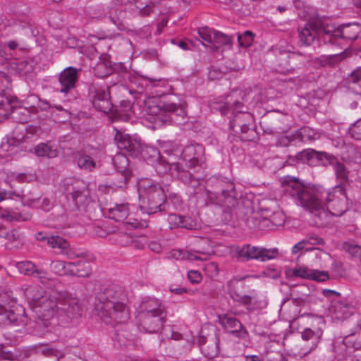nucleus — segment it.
<instances>
[{"label":"nucleus","instance_id":"obj_1","mask_svg":"<svg viewBox=\"0 0 361 361\" xmlns=\"http://www.w3.org/2000/svg\"><path fill=\"white\" fill-rule=\"evenodd\" d=\"M286 191L321 221L315 220L316 224H322L329 214L341 216L348 210L344 185H337L329 191L319 185L305 186L295 182L289 184Z\"/></svg>","mask_w":361,"mask_h":361},{"label":"nucleus","instance_id":"obj_2","mask_svg":"<svg viewBox=\"0 0 361 361\" xmlns=\"http://www.w3.org/2000/svg\"><path fill=\"white\" fill-rule=\"evenodd\" d=\"M181 161L169 162L160 157L156 166L159 173L169 172L170 175L180 180L184 184L195 188L200 185L204 178L202 164L204 161V147L201 145H188L180 149Z\"/></svg>","mask_w":361,"mask_h":361},{"label":"nucleus","instance_id":"obj_3","mask_svg":"<svg viewBox=\"0 0 361 361\" xmlns=\"http://www.w3.org/2000/svg\"><path fill=\"white\" fill-rule=\"evenodd\" d=\"M361 32L357 23H348L336 27L333 25L325 24L321 18L310 19L305 26L299 30L300 42L306 46L310 45L315 38L324 44L341 45V41L355 40Z\"/></svg>","mask_w":361,"mask_h":361},{"label":"nucleus","instance_id":"obj_4","mask_svg":"<svg viewBox=\"0 0 361 361\" xmlns=\"http://www.w3.org/2000/svg\"><path fill=\"white\" fill-rule=\"evenodd\" d=\"M127 302L128 297L123 288L110 286L96 293L92 313L95 316H128L130 310Z\"/></svg>","mask_w":361,"mask_h":361},{"label":"nucleus","instance_id":"obj_5","mask_svg":"<svg viewBox=\"0 0 361 361\" xmlns=\"http://www.w3.org/2000/svg\"><path fill=\"white\" fill-rule=\"evenodd\" d=\"M140 208L143 213L153 214L164 209L166 196L163 188L149 178L137 181Z\"/></svg>","mask_w":361,"mask_h":361},{"label":"nucleus","instance_id":"obj_6","mask_svg":"<svg viewBox=\"0 0 361 361\" xmlns=\"http://www.w3.org/2000/svg\"><path fill=\"white\" fill-rule=\"evenodd\" d=\"M25 295L31 307L36 312L38 308L42 310V316L51 312L59 316L71 313L69 307L67 310L63 307H59L57 293L54 290L47 292L40 288L33 286L26 290ZM71 314H73L74 312H72Z\"/></svg>","mask_w":361,"mask_h":361},{"label":"nucleus","instance_id":"obj_7","mask_svg":"<svg viewBox=\"0 0 361 361\" xmlns=\"http://www.w3.org/2000/svg\"><path fill=\"white\" fill-rule=\"evenodd\" d=\"M211 183L214 190H207V195L212 204L223 207L224 212H230L238 206L240 202L233 182L224 178H213Z\"/></svg>","mask_w":361,"mask_h":361},{"label":"nucleus","instance_id":"obj_8","mask_svg":"<svg viewBox=\"0 0 361 361\" xmlns=\"http://www.w3.org/2000/svg\"><path fill=\"white\" fill-rule=\"evenodd\" d=\"M243 104L238 101H235L232 104L227 102L223 105L220 111L224 115H234V118L230 121V127L232 130H235V128L240 129V138L245 141H250L255 137V131L252 126V116L245 111L241 110Z\"/></svg>","mask_w":361,"mask_h":361},{"label":"nucleus","instance_id":"obj_9","mask_svg":"<svg viewBox=\"0 0 361 361\" xmlns=\"http://www.w3.org/2000/svg\"><path fill=\"white\" fill-rule=\"evenodd\" d=\"M149 114L154 116V122L161 124H180L186 116L185 108L173 102H160L154 106H149Z\"/></svg>","mask_w":361,"mask_h":361},{"label":"nucleus","instance_id":"obj_10","mask_svg":"<svg viewBox=\"0 0 361 361\" xmlns=\"http://www.w3.org/2000/svg\"><path fill=\"white\" fill-rule=\"evenodd\" d=\"M66 192L71 196L75 208L84 210L90 201V192L85 184L75 178H66L63 181Z\"/></svg>","mask_w":361,"mask_h":361},{"label":"nucleus","instance_id":"obj_11","mask_svg":"<svg viewBox=\"0 0 361 361\" xmlns=\"http://www.w3.org/2000/svg\"><path fill=\"white\" fill-rule=\"evenodd\" d=\"M29 178H31V176L24 173L11 172L8 173L4 183L9 188L0 187V202L8 199H23L24 197L23 190L18 188L16 183L30 181L31 179Z\"/></svg>","mask_w":361,"mask_h":361},{"label":"nucleus","instance_id":"obj_12","mask_svg":"<svg viewBox=\"0 0 361 361\" xmlns=\"http://www.w3.org/2000/svg\"><path fill=\"white\" fill-rule=\"evenodd\" d=\"M237 253V257L239 260L256 259L266 262L276 258L279 255V250L277 248L267 249L246 244L241 248H238Z\"/></svg>","mask_w":361,"mask_h":361},{"label":"nucleus","instance_id":"obj_13","mask_svg":"<svg viewBox=\"0 0 361 361\" xmlns=\"http://www.w3.org/2000/svg\"><path fill=\"white\" fill-rule=\"evenodd\" d=\"M242 280L243 279H237L236 278L230 280L226 285L228 293L234 301L244 305L248 311L259 307L255 297L244 294L245 285Z\"/></svg>","mask_w":361,"mask_h":361},{"label":"nucleus","instance_id":"obj_14","mask_svg":"<svg viewBox=\"0 0 361 361\" xmlns=\"http://www.w3.org/2000/svg\"><path fill=\"white\" fill-rule=\"evenodd\" d=\"M137 0H112L110 5L104 8L105 16L119 30L126 29V10L118 6H123L137 3Z\"/></svg>","mask_w":361,"mask_h":361},{"label":"nucleus","instance_id":"obj_15","mask_svg":"<svg viewBox=\"0 0 361 361\" xmlns=\"http://www.w3.org/2000/svg\"><path fill=\"white\" fill-rule=\"evenodd\" d=\"M88 92L90 100L97 111L107 114L111 110L112 105L109 99L108 88L97 85H91Z\"/></svg>","mask_w":361,"mask_h":361},{"label":"nucleus","instance_id":"obj_16","mask_svg":"<svg viewBox=\"0 0 361 361\" xmlns=\"http://www.w3.org/2000/svg\"><path fill=\"white\" fill-rule=\"evenodd\" d=\"M113 164L116 171L121 173V178L119 182L111 183L109 185H101L99 188L102 187L109 188L112 190L123 188L129 178L132 176V171L129 166V161L127 157L123 154H116L113 157Z\"/></svg>","mask_w":361,"mask_h":361},{"label":"nucleus","instance_id":"obj_17","mask_svg":"<svg viewBox=\"0 0 361 361\" xmlns=\"http://www.w3.org/2000/svg\"><path fill=\"white\" fill-rule=\"evenodd\" d=\"M102 151L97 148L90 147L75 154V161L78 168L88 172L93 171L97 167V159Z\"/></svg>","mask_w":361,"mask_h":361},{"label":"nucleus","instance_id":"obj_18","mask_svg":"<svg viewBox=\"0 0 361 361\" xmlns=\"http://www.w3.org/2000/svg\"><path fill=\"white\" fill-rule=\"evenodd\" d=\"M108 211L109 217L116 221L123 222L126 221L125 223L126 224L131 225L132 227L135 228L147 226V224L146 222L141 223L137 220L131 221L130 219H128L130 208L128 203H115L113 206L109 207Z\"/></svg>","mask_w":361,"mask_h":361},{"label":"nucleus","instance_id":"obj_19","mask_svg":"<svg viewBox=\"0 0 361 361\" xmlns=\"http://www.w3.org/2000/svg\"><path fill=\"white\" fill-rule=\"evenodd\" d=\"M197 34L200 38L211 44L214 49L223 45H231L233 42V37L208 27L200 28Z\"/></svg>","mask_w":361,"mask_h":361},{"label":"nucleus","instance_id":"obj_20","mask_svg":"<svg viewBox=\"0 0 361 361\" xmlns=\"http://www.w3.org/2000/svg\"><path fill=\"white\" fill-rule=\"evenodd\" d=\"M114 130L116 131L114 141L118 148L126 150L133 157H136L142 149L140 140L133 138L128 134L118 130L116 128H115Z\"/></svg>","mask_w":361,"mask_h":361},{"label":"nucleus","instance_id":"obj_21","mask_svg":"<svg viewBox=\"0 0 361 361\" xmlns=\"http://www.w3.org/2000/svg\"><path fill=\"white\" fill-rule=\"evenodd\" d=\"M300 54L291 53L286 51H280L276 59L277 71L281 73H287L299 68L300 64L297 63Z\"/></svg>","mask_w":361,"mask_h":361},{"label":"nucleus","instance_id":"obj_22","mask_svg":"<svg viewBox=\"0 0 361 361\" xmlns=\"http://www.w3.org/2000/svg\"><path fill=\"white\" fill-rule=\"evenodd\" d=\"M80 71V69L69 66L60 73L59 82L61 85L59 90L61 92L67 94L75 89Z\"/></svg>","mask_w":361,"mask_h":361},{"label":"nucleus","instance_id":"obj_23","mask_svg":"<svg viewBox=\"0 0 361 361\" xmlns=\"http://www.w3.org/2000/svg\"><path fill=\"white\" fill-rule=\"evenodd\" d=\"M140 314H151L152 316L166 314L164 305L157 299L149 298L140 303L138 307Z\"/></svg>","mask_w":361,"mask_h":361},{"label":"nucleus","instance_id":"obj_24","mask_svg":"<svg viewBox=\"0 0 361 361\" xmlns=\"http://www.w3.org/2000/svg\"><path fill=\"white\" fill-rule=\"evenodd\" d=\"M168 221L171 228L180 227L186 229H195L197 226L195 220L188 216L171 214L169 215Z\"/></svg>","mask_w":361,"mask_h":361},{"label":"nucleus","instance_id":"obj_25","mask_svg":"<svg viewBox=\"0 0 361 361\" xmlns=\"http://www.w3.org/2000/svg\"><path fill=\"white\" fill-rule=\"evenodd\" d=\"M68 269H69V275L78 277L88 276L92 272L90 262L85 260L68 262Z\"/></svg>","mask_w":361,"mask_h":361},{"label":"nucleus","instance_id":"obj_26","mask_svg":"<svg viewBox=\"0 0 361 361\" xmlns=\"http://www.w3.org/2000/svg\"><path fill=\"white\" fill-rule=\"evenodd\" d=\"M37 239L39 240L46 242L51 248L59 249L61 250V254H63V251L66 250L69 244V242L59 235L42 236V233H39L37 235Z\"/></svg>","mask_w":361,"mask_h":361},{"label":"nucleus","instance_id":"obj_27","mask_svg":"<svg viewBox=\"0 0 361 361\" xmlns=\"http://www.w3.org/2000/svg\"><path fill=\"white\" fill-rule=\"evenodd\" d=\"M331 166L334 169L336 180L339 181L338 185H344L345 187V184L349 182L350 173V171L346 167L345 164L337 159L334 162L331 161Z\"/></svg>","mask_w":361,"mask_h":361},{"label":"nucleus","instance_id":"obj_28","mask_svg":"<svg viewBox=\"0 0 361 361\" xmlns=\"http://www.w3.org/2000/svg\"><path fill=\"white\" fill-rule=\"evenodd\" d=\"M221 325L229 332L238 334L237 336L244 338L245 331H241L242 324L235 317H219Z\"/></svg>","mask_w":361,"mask_h":361},{"label":"nucleus","instance_id":"obj_29","mask_svg":"<svg viewBox=\"0 0 361 361\" xmlns=\"http://www.w3.org/2000/svg\"><path fill=\"white\" fill-rule=\"evenodd\" d=\"M319 151L313 149H306L296 155V159L302 164H306L311 166H318Z\"/></svg>","mask_w":361,"mask_h":361},{"label":"nucleus","instance_id":"obj_30","mask_svg":"<svg viewBox=\"0 0 361 361\" xmlns=\"http://www.w3.org/2000/svg\"><path fill=\"white\" fill-rule=\"evenodd\" d=\"M322 335V331L320 329H318L314 331L310 329H306L302 332V339L307 341H310V344L307 346L308 350L307 353L312 350L317 346V343L319 342Z\"/></svg>","mask_w":361,"mask_h":361},{"label":"nucleus","instance_id":"obj_31","mask_svg":"<svg viewBox=\"0 0 361 361\" xmlns=\"http://www.w3.org/2000/svg\"><path fill=\"white\" fill-rule=\"evenodd\" d=\"M14 110L13 100L8 97L0 96V121L7 118Z\"/></svg>","mask_w":361,"mask_h":361},{"label":"nucleus","instance_id":"obj_32","mask_svg":"<svg viewBox=\"0 0 361 361\" xmlns=\"http://www.w3.org/2000/svg\"><path fill=\"white\" fill-rule=\"evenodd\" d=\"M295 138L301 142L312 141L318 139L319 134L310 127H302L298 130L295 134Z\"/></svg>","mask_w":361,"mask_h":361},{"label":"nucleus","instance_id":"obj_33","mask_svg":"<svg viewBox=\"0 0 361 361\" xmlns=\"http://www.w3.org/2000/svg\"><path fill=\"white\" fill-rule=\"evenodd\" d=\"M30 102H37V108H39L41 111H49L51 113L54 111V109H56L59 111H63V107L59 106H51L49 102L47 100H42L38 98L36 95H30L27 97L26 103L29 104Z\"/></svg>","mask_w":361,"mask_h":361},{"label":"nucleus","instance_id":"obj_34","mask_svg":"<svg viewBox=\"0 0 361 361\" xmlns=\"http://www.w3.org/2000/svg\"><path fill=\"white\" fill-rule=\"evenodd\" d=\"M348 81L357 94H361V67L354 70L348 77Z\"/></svg>","mask_w":361,"mask_h":361},{"label":"nucleus","instance_id":"obj_35","mask_svg":"<svg viewBox=\"0 0 361 361\" xmlns=\"http://www.w3.org/2000/svg\"><path fill=\"white\" fill-rule=\"evenodd\" d=\"M35 154L37 157L51 159L57 157L58 152L56 149L52 148L47 144L40 143L35 147Z\"/></svg>","mask_w":361,"mask_h":361},{"label":"nucleus","instance_id":"obj_36","mask_svg":"<svg viewBox=\"0 0 361 361\" xmlns=\"http://www.w3.org/2000/svg\"><path fill=\"white\" fill-rule=\"evenodd\" d=\"M1 219L11 222L20 221H25L30 219V215L23 214L13 209H4V212H3V214H1Z\"/></svg>","mask_w":361,"mask_h":361},{"label":"nucleus","instance_id":"obj_37","mask_svg":"<svg viewBox=\"0 0 361 361\" xmlns=\"http://www.w3.org/2000/svg\"><path fill=\"white\" fill-rule=\"evenodd\" d=\"M284 222L285 215L281 211L274 212L269 217H265L262 221V224L267 226H269V224H271L272 226H280Z\"/></svg>","mask_w":361,"mask_h":361},{"label":"nucleus","instance_id":"obj_38","mask_svg":"<svg viewBox=\"0 0 361 361\" xmlns=\"http://www.w3.org/2000/svg\"><path fill=\"white\" fill-rule=\"evenodd\" d=\"M27 204L30 207H39L45 212H49L54 206V202L49 198L44 197L42 201L39 198L28 199Z\"/></svg>","mask_w":361,"mask_h":361},{"label":"nucleus","instance_id":"obj_39","mask_svg":"<svg viewBox=\"0 0 361 361\" xmlns=\"http://www.w3.org/2000/svg\"><path fill=\"white\" fill-rule=\"evenodd\" d=\"M353 309V307L349 306L345 302L342 301H334L329 308V311L332 314H353V312L350 310Z\"/></svg>","mask_w":361,"mask_h":361},{"label":"nucleus","instance_id":"obj_40","mask_svg":"<svg viewBox=\"0 0 361 361\" xmlns=\"http://www.w3.org/2000/svg\"><path fill=\"white\" fill-rule=\"evenodd\" d=\"M68 262L63 260H54L50 263V270L54 274L63 276L69 275V269H68Z\"/></svg>","mask_w":361,"mask_h":361},{"label":"nucleus","instance_id":"obj_41","mask_svg":"<svg viewBox=\"0 0 361 361\" xmlns=\"http://www.w3.org/2000/svg\"><path fill=\"white\" fill-rule=\"evenodd\" d=\"M16 267L21 274L30 276H35L36 266L30 261L18 262Z\"/></svg>","mask_w":361,"mask_h":361},{"label":"nucleus","instance_id":"obj_42","mask_svg":"<svg viewBox=\"0 0 361 361\" xmlns=\"http://www.w3.org/2000/svg\"><path fill=\"white\" fill-rule=\"evenodd\" d=\"M172 257L177 260H185L188 259L190 261L193 260H202L200 256L195 255L192 253H190L186 250H174L171 253Z\"/></svg>","mask_w":361,"mask_h":361},{"label":"nucleus","instance_id":"obj_43","mask_svg":"<svg viewBox=\"0 0 361 361\" xmlns=\"http://www.w3.org/2000/svg\"><path fill=\"white\" fill-rule=\"evenodd\" d=\"M12 117L19 123H27L30 120V111L27 108L14 109Z\"/></svg>","mask_w":361,"mask_h":361},{"label":"nucleus","instance_id":"obj_44","mask_svg":"<svg viewBox=\"0 0 361 361\" xmlns=\"http://www.w3.org/2000/svg\"><path fill=\"white\" fill-rule=\"evenodd\" d=\"M94 72L96 76L102 78H106L113 73L112 68L106 62L98 63L94 68Z\"/></svg>","mask_w":361,"mask_h":361},{"label":"nucleus","instance_id":"obj_45","mask_svg":"<svg viewBox=\"0 0 361 361\" xmlns=\"http://www.w3.org/2000/svg\"><path fill=\"white\" fill-rule=\"evenodd\" d=\"M160 147L163 152L169 156L173 154H177L180 152V147L179 146L178 143L171 141L163 142L160 145Z\"/></svg>","mask_w":361,"mask_h":361},{"label":"nucleus","instance_id":"obj_46","mask_svg":"<svg viewBox=\"0 0 361 361\" xmlns=\"http://www.w3.org/2000/svg\"><path fill=\"white\" fill-rule=\"evenodd\" d=\"M343 250L353 257H361V246L353 242H345L343 245Z\"/></svg>","mask_w":361,"mask_h":361},{"label":"nucleus","instance_id":"obj_47","mask_svg":"<svg viewBox=\"0 0 361 361\" xmlns=\"http://www.w3.org/2000/svg\"><path fill=\"white\" fill-rule=\"evenodd\" d=\"M255 34L251 31L247 30L238 36V42L240 47H249L252 44Z\"/></svg>","mask_w":361,"mask_h":361},{"label":"nucleus","instance_id":"obj_48","mask_svg":"<svg viewBox=\"0 0 361 361\" xmlns=\"http://www.w3.org/2000/svg\"><path fill=\"white\" fill-rule=\"evenodd\" d=\"M39 352L43 355L47 357H55L57 358V361L64 357V353L57 349L49 347L47 345L42 346L39 349Z\"/></svg>","mask_w":361,"mask_h":361},{"label":"nucleus","instance_id":"obj_49","mask_svg":"<svg viewBox=\"0 0 361 361\" xmlns=\"http://www.w3.org/2000/svg\"><path fill=\"white\" fill-rule=\"evenodd\" d=\"M312 273V269L306 267H299L290 269L286 274L290 276L300 277L302 279H310V274Z\"/></svg>","mask_w":361,"mask_h":361},{"label":"nucleus","instance_id":"obj_50","mask_svg":"<svg viewBox=\"0 0 361 361\" xmlns=\"http://www.w3.org/2000/svg\"><path fill=\"white\" fill-rule=\"evenodd\" d=\"M338 158L331 154L325 152H319L318 157V166H331V161L334 162Z\"/></svg>","mask_w":361,"mask_h":361},{"label":"nucleus","instance_id":"obj_51","mask_svg":"<svg viewBox=\"0 0 361 361\" xmlns=\"http://www.w3.org/2000/svg\"><path fill=\"white\" fill-rule=\"evenodd\" d=\"M329 278L328 272L324 271L312 269V273L310 274V279L319 282L326 281Z\"/></svg>","mask_w":361,"mask_h":361},{"label":"nucleus","instance_id":"obj_52","mask_svg":"<svg viewBox=\"0 0 361 361\" xmlns=\"http://www.w3.org/2000/svg\"><path fill=\"white\" fill-rule=\"evenodd\" d=\"M203 269L209 277H214L219 274V266L217 263L214 262L206 263Z\"/></svg>","mask_w":361,"mask_h":361},{"label":"nucleus","instance_id":"obj_53","mask_svg":"<svg viewBox=\"0 0 361 361\" xmlns=\"http://www.w3.org/2000/svg\"><path fill=\"white\" fill-rule=\"evenodd\" d=\"M349 133L352 137L357 140H361V120L355 122L349 130Z\"/></svg>","mask_w":361,"mask_h":361},{"label":"nucleus","instance_id":"obj_54","mask_svg":"<svg viewBox=\"0 0 361 361\" xmlns=\"http://www.w3.org/2000/svg\"><path fill=\"white\" fill-rule=\"evenodd\" d=\"M62 255H66V257L69 259L79 258L84 256V254L82 252L71 247L70 243Z\"/></svg>","mask_w":361,"mask_h":361},{"label":"nucleus","instance_id":"obj_55","mask_svg":"<svg viewBox=\"0 0 361 361\" xmlns=\"http://www.w3.org/2000/svg\"><path fill=\"white\" fill-rule=\"evenodd\" d=\"M307 240V244L309 243L310 245H324L325 241L323 238H320L319 235H317L315 233H309L306 238L305 239Z\"/></svg>","mask_w":361,"mask_h":361},{"label":"nucleus","instance_id":"obj_56","mask_svg":"<svg viewBox=\"0 0 361 361\" xmlns=\"http://www.w3.org/2000/svg\"><path fill=\"white\" fill-rule=\"evenodd\" d=\"M10 86V80L8 76L4 73L0 71V94L8 89Z\"/></svg>","mask_w":361,"mask_h":361},{"label":"nucleus","instance_id":"obj_57","mask_svg":"<svg viewBox=\"0 0 361 361\" xmlns=\"http://www.w3.org/2000/svg\"><path fill=\"white\" fill-rule=\"evenodd\" d=\"M188 279L191 283L197 284L202 281V276L199 271L191 270L188 273Z\"/></svg>","mask_w":361,"mask_h":361},{"label":"nucleus","instance_id":"obj_58","mask_svg":"<svg viewBox=\"0 0 361 361\" xmlns=\"http://www.w3.org/2000/svg\"><path fill=\"white\" fill-rule=\"evenodd\" d=\"M153 8H154L153 4H146L142 7L137 6V8H139V13L142 16H149L151 13H152Z\"/></svg>","mask_w":361,"mask_h":361},{"label":"nucleus","instance_id":"obj_59","mask_svg":"<svg viewBox=\"0 0 361 361\" xmlns=\"http://www.w3.org/2000/svg\"><path fill=\"white\" fill-rule=\"evenodd\" d=\"M18 323V319L14 318L13 319L11 317H0V326L5 327L8 326H13Z\"/></svg>","mask_w":361,"mask_h":361},{"label":"nucleus","instance_id":"obj_60","mask_svg":"<svg viewBox=\"0 0 361 361\" xmlns=\"http://www.w3.org/2000/svg\"><path fill=\"white\" fill-rule=\"evenodd\" d=\"M34 276L39 279L40 281L43 283H44L48 279L47 272L44 269H36L35 276Z\"/></svg>","mask_w":361,"mask_h":361},{"label":"nucleus","instance_id":"obj_61","mask_svg":"<svg viewBox=\"0 0 361 361\" xmlns=\"http://www.w3.org/2000/svg\"><path fill=\"white\" fill-rule=\"evenodd\" d=\"M306 244H307L306 240H302L298 242L292 247V252L293 254H296L299 251L302 250L305 248V246Z\"/></svg>","mask_w":361,"mask_h":361},{"label":"nucleus","instance_id":"obj_62","mask_svg":"<svg viewBox=\"0 0 361 361\" xmlns=\"http://www.w3.org/2000/svg\"><path fill=\"white\" fill-rule=\"evenodd\" d=\"M306 250L316 251L315 256H316V257L319 258V259H322L323 257L329 255V254L326 252H325L319 248H317V247H312L310 249H306Z\"/></svg>","mask_w":361,"mask_h":361},{"label":"nucleus","instance_id":"obj_63","mask_svg":"<svg viewBox=\"0 0 361 361\" xmlns=\"http://www.w3.org/2000/svg\"><path fill=\"white\" fill-rule=\"evenodd\" d=\"M4 238L8 240L11 242H13L18 239V235L17 234V232L15 230L11 231H8Z\"/></svg>","mask_w":361,"mask_h":361},{"label":"nucleus","instance_id":"obj_64","mask_svg":"<svg viewBox=\"0 0 361 361\" xmlns=\"http://www.w3.org/2000/svg\"><path fill=\"white\" fill-rule=\"evenodd\" d=\"M267 361H288L283 354H276L269 357Z\"/></svg>","mask_w":361,"mask_h":361}]
</instances>
